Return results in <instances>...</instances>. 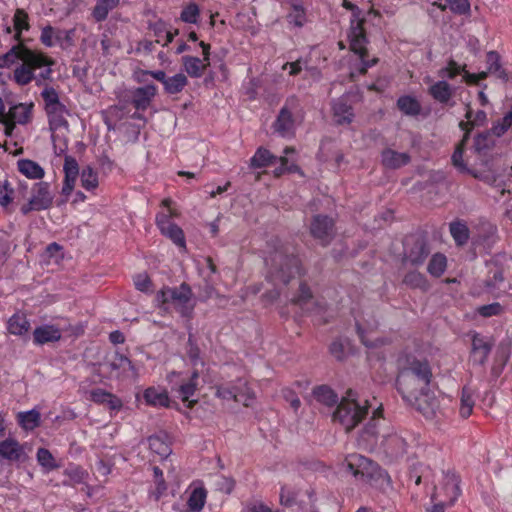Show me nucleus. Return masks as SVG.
<instances>
[{"instance_id": "7", "label": "nucleus", "mask_w": 512, "mask_h": 512, "mask_svg": "<svg viewBox=\"0 0 512 512\" xmlns=\"http://www.w3.org/2000/svg\"><path fill=\"white\" fill-rule=\"evenodd\" d=\"M163 206L166 211L159 213L156 217V224L161 233L168 237L176 246L181 249L186 248V241L182 229L171 221V217L176 216L174 209L171 207V200H163Z\"/></svg>"}, {"instance_id": "8", "label": "nucleus", "mask_w": 512, "mask_h": 512, "mask_svg": "<svg viewBox=\"0 0 512 512\" xmlns=\"http://www.w3.org/2000/svg\"><path fill=\"white\" fill-rule=\"evenodd\" d=\"M399 366L401 367L400 375H403V380L407 383H413V379L424 381V379L432 380V372L427 361L418 360L411 356L399 359Z\"/></svg>"}, {"instance_id": "20", "label": "nucleus", "mask_w": 512, "mask_h": 512, "mask_svg": "<svg viewBox=\"0 0 512 512\" xmlns=\"http://www.w3.org/2000/svg\"><path fill=\"white\" fill-rule=\"evenodd\" d=\"M334 222L326 216H316L310 226L311 234L322 245L329 243L333 236Z\"/></svg>"}, {"instance_id": "17", "label": "nucleus", "mask_w": 512, "mask_h": 512, "mask_svg": "<svg viewBox=\"0 0 512 512\" xmlns=\"http://www.w3.org/2000/svg\"><path fill=\"white\" fill-rule=\"evenodd\" d=\"M64 180L61 189V194L67 201L69 196L74 191L77 179L80 177L79 166L75 158L66 156L63 166Z\"/></svg>"}, {"instance_id": "1", "label": "nucleus", "mask_w": 512, "mask_h": 512, "mask_svg": "<svg viewBox=\"0 0 512 512\" xmlns=\"http://www.w3.org/2000/svg\"><path fill=\"white\" fill-rule=\"evenodd\" d=\"M431 381L413 379V383L407 384L403 375H398L397 389L403 399L418 410L426 419L438 421L444 416V405L449 399L442 393L432 389Z\"/></svg>"}, {"instance_id": "21", "label": "nucleus", "mask_w": 512, "mask_h": 512, "mask_svg": "<svg viewBox=\"0 0 512 512\" xmlns=\"http://www.w3.org/2000/svg\"><path fill=\"white\" fill-rule=\"evenodd\" d=\"M28 14L23 9H17L14 16L4 24V31L13 40H20L21 34L29 29Z\"/></svg>"}, {"instance_id": "38", "label": "nucleus", "mask_w": 512, "mask_h": 512, "mask_svg": "<svg viewBox=\"0 0 512 512\" xmlns=\"http://www.w3.org/2000/svg\"><path fill=\"white\" fill-rule=\"evenodd\" d=\"M81 186L87 191H95L99 185L98 173L90 166L84 167L80 173Z\"/></svg>"}, {"instance_id": "5", "label": "nucleus", "mask_w": 512, "mask_h": 512, "mask_svg": "<svg viewBox=\"0 0 512 512\" xmlns=\"http://www.w3.org/2000/svg\"><path fill=\"white\" fill-rule=\"evenodd\" d=\"M370 407L371 404L367 399L361 397L357 392L349 390L339 403L333 418L346 431H350L362 421Z\"/></svg>"}, {"instance_id": "47", "label": "nucleus", "mask_w": 512, "mask_h": 512, "mask_svg": "<svg viewBox=\"0 0 512 512\" xmlns=\"http://www.w3.org/2000/svg\"><path fill=\"white\" fill-rule=\"evenodd\" d=\"M287 20L289 24L295 27H302L307 21L304 8L298 4L293 5L287 15Z\"/></svg>"}, {"instance_id": "10", "label": "nucleus", "mask_w": 512, "mask_h": 512, "mask_svg": "<svg viewBox=\"0 0 512 512\" xmlns=\"http://www.w3.org/2000/svg\"><path fill=\"white\" fill-rule=\"evenodd\" d=\"M101 372L111 379H130L137 377V371L131 361L119 354L113 355L101 365Z\"/></svg>"}, {"instance_id": "42", "label": "nucleus", "mask_w": 512, "mask_h": 512, "mask_svg": "<svg viewBox=\"0 0 512 512\" xmlns=\"http://www.w3.org/2000/svg\"><path fill=\"white\" fill-rule=\"evenodd\" d=\"M316 401L331 406L337 401V396L333 390L327 386H319L313 390Z\"/></svg>"}, {"instance_id": "40", "label": "nucleus", "mask_w": 512, "mask_h": 512, "mask_svg": "<svg viewBox=\"0 0 512 512\" xmlns=\"http://www.w3.org/2000/svg\"><path fill=\"white\" fill-rule=\"evenodd\" d=\"M187 84V77L183 73L175 74L165 80L164 88L170 94H176L182 91Z\"/></svg>"}, {"instance_id": "23", "label": "nucleus", "mask_w": 512, "mask_h": 512, "mask_svg": "<svg viewBox=\"0 0 512 512\" xmlns=\"http://www.w3.org/2000/svg\"><path fill=\"white\" fill-rule=\"evenodd\" d=\"M0 456L11 462H21L27 458L24 447L11 438L0 443Z\"/></svg>"}, {"instance_id": "46", "label": "nucleus", "mask_w": 512, "mask_h": 512, "mask_svg": "<svg viewBox=\"0 0 512 512\" xmlns=\"http://www.w3.org/2000/svg\"><path fill=\"white\" fill-rule=\"evenodd\" d=\"M450 233L458 245L466 243L469 238L468 228L464 223L461 222L451 223Z\"/></svg>"}, {"instance_id": "33", "label": "nucleus", "mask_w": 512, "mask_h": 512, "mask_svg": "<svg viewBox=\"0 0 512 512\" xmlns=\"http://www.w3.org/2000/svg\"><path fill=\"white\" fill-rule=\"evenodd\" d=\"M198 377V370L195 369V371L192 374V378L187 383H182L179 388L176 390L178 393L179 398L182 400L183 403L187 404V407H192L193 404L196 402V400H192L191 397L195 393L196 384L195 379Z\"/></svg>"}, {"instance_id": "43", "label": "nucleus", "mask_w": 512, "mask_h": 512, "mask_svg": "<svg viewBox=\"0 0 512 512\" xmlns=\"http://www.w3.org/2000/svg\"><path fill=\"white\" fill-rule=\"evenodd\" d=\"M154 32L157 36L156 42L161 43L163 46L171 43L176 35H178V29L174 31L168 30L163 23H157L154 25Z\"/></svg>"}, {"instance_id": "15", "label": "nucleus", "mask_w": 512, "mask_h": 512, "mask_svg": "<svg viewBox=\"0 0 512 512\" xmlns=\"http://www.w3.org/2000/svg\"><path fill=\"white\" fill-rule=\"evenodd\" d=\"M216 394L222 399H234L243 403L245 406L251 405L255 399L254 392L244 380H239L237 387L233 389L219 387Z\"/></svg>"}, {"instance_id": "13", "label": "nucleus", "mask_w": 512, "mask_h": 512, "mask_svg": "<svg viewBox=\"0 0 512 512\" xmlns=\"http://www.w3.org/2000/svg\"><path fill=\"white\" fill-rule=\"evenodd\" d=\"M199 46L202 48L203 59L193 56H184L182 58L185 71L194 78H199L205 69L210 65V45L201 41Z\"/></svg>"}, {"instance_id": "56", "label": "nucleus", "mask_w": 512, "mask_h": 512, "mask_svg": "<svg viewBox=\"0 0 512 512\" xmlns=\"http://www.w3.org/2000/svg\"><path fill=\"white\" fill-rule=\"evenodd\" d=\"M199 9L195 4L186 6L181 12V20L185 23L194 24L198 21Z\"/></svg>"}, {"instance_id": "25", "label": "nucleus", "mask_w": 512, "mask_h": 512, "mask_svg": "<svg viewBox=\"0 0 512 512\" xmlns=\"http://www.w3.org/2000/svg\"><path fill=\"white\" fill-rule=\"evenodd\" d=\"M46 112L49 118V124L52 131L60 129L67 130V116L69 115V111L66 109L64 104L50 108L46 110Z\"/></svg>"}, {"instance_id": "35", "label": "nucleus", "mask_w": 512, "mask_h": 512, "mask_svg": "<svg viewBox=\"0 0 512 512\" xmlns=\"http://www.w3.org/2000/svg\"><path fill=\"white\" fill-rule=\"evenodd\" d=\"M430 95L438 102L446 103L452 96V88L446 81H438L429 87Z\"/></svg>"}, {"instance_id": "52", "label": "nucleus", "mask_w": 512, "mask_h": 512, "mask_svg": "<svg viewBox=\"0 0 512 512\" xmlns=\"http://www.w3.org/2000/svg\"><path fill=\"white\" fill-rule=\"evenodd\" d=\"M285 155L280 157L279 160L281 162V166L275 170V174L277 176L281 175L285 171H293L296 166L294 165V162L290 161V155H294L295 151L293 148H286L284 151Z\"/></svg>"}, {"instance_id": "29", "label": "nucleus", "mask_w": 512, "mask_h": 512, "mask_svg": "<svg viewBox=\"0 0 512 512\" xmlns=\"http://www.w3.org/2000/svg\"><path fill=\"white\" fill-rule=\"evenodd\" d=\"M381 444L385 452L391 456H399L406 451V442L398 434L382 435Z\"/></svg>"}, {"instance_id": "57", "label": "nucleus", "mask_w": 512, "mask_h": 512, "mask_svg": "<svg viewBox=\"0 0 512 512\" xmlns=\"http://www.w3.org/2000/svg\"><path fill=\"white\" fill-rule=\"evenodd\" d=\"M449 9L460 15H467L470 12V3L468 0H447Z\"/></svg>"}, {"instance_id": "18", "label": "nucleus", "mask_w": 512, "mask_h": 512, "mask_svg": "<svg viewBox=\"0 0 512 512\" xmlns=\"http://www.w3.org/2000/svg\"><path fill=\"white\" fill-rule=\"evenodd\" d=\"M187 509L183 512H199L206 503L207 491L201 481H193L185 491Z\"/></svg>"}, {"instance_id": "6", "label": "nucleus", "mask_w": 512, "mask_h": 512, "mask_svg": "<svg viewBox=\"0 0 512 512\" xmlns=\"http://www.w3.org/2000/svg\"><path fill=\"white\" fill-rule=\"evenodd\" d=\"M155 301L165 311L174 309L182 316L190 315L195 306L192 292L185 284L178 288H163L157 293Z\"/></svg>"}, {"instance_id": "44", "label": "nucleus", "mask_w": 512, "mask_h": 512, "mask_svg": "<svg viewBox=\"0 0 512 512\" xmlns=\"http://www.w3.org/2000/svg\"><path fill=\"white\" fill-rule=\"evenodd\" d=\"M447 267V259L443 254H435L428 264V272L434 276H441Z\"/></svg>"}, {"instance_id": "63", "label": "nucleus", "mask_w": 512, "mask_h": 512, "mask_svg": "<svg viewBox=\"0 0 512 512\" xmlns=\"http://www.w3.org/2000/svg\"><path fill=\"white\" fill-rule=\"evenodd\" d=\"M512 125V112L505 115L502 123L494 127V133L501 136Z\"/></svg>"}, {"instance_id": "12", "label": "nucleus", "mask_w": 512, "mask_h": 512, "mask_svg": "<svg viewBox=\"0 0 512 512\" xmlns=\"http://www.w3.org/2000/svg\"><path fill=\"white\" fill-rule=\"evenodd\" d=\"M32 108V103H19L12 106L8 113L2 116L5 133L10 135L15 124H26L31 118Z\"/></svg>"}, {"instance_id": "50", "label": "nucleus", "mask_w": 512, "mask_h": 512, "mask_svg": "<svg viewBox=\"0 0 512 512\" xmlns=\"http://www.w3.org/2000/svg\"><path fill=\"white\" fill-rule=\"evenodd\" d=\"M62 34L63 33L61 31L55 30L48 26L42 30L41 41L44 45L51 47L59 43L62 38Z\"/></svg>"}, {"instance_id": "37", "label": "nucleus", "mask_w": 512, "mask_h": 512, "mask_svg": "<svg viewBox=\"0 0 512 512\" xmlns=\"http://www.w3.org/2000/svg\"><path fill=\"white\" fill-rule=\"evenodd\" d=\"M30 323L25 315L15 314L8 321V331L14 335H24L29 331Z\"/></svg>"}, {"instance_id": "22", "label": "nucleus", "mask_w": 512, "mask_h": 512, "mask_svg": "<svg viewBox=\"0 0 512 512\" xmlns=\"http://www.w3.org/2000/svg\"><path fill=\"white\" fill-rule=\"evenodd\" d=\"M63 330V326L55 324L39 326L33 332L34 342L39 345H43L48 342H56L60 340Z\"/></svg>"}, {"instance_id": "31", "label": "nucleus", "mask_w": 512, "mask_h": 512, "mask_svg": "<svg viewBox=\"0 0 512 512\" xmlns=\"http://www.w3.org/2000/svg\"><path fill=\"white\" fill-rule=\"evenodd\" d=\"M409 160V155L404 152H396L392 149H386L382 153V163L388 168H399L406 165Z\"/></svg>"}, {"instance_id": "30", "label": "nucleus", "mask_w": 512, "mask_h": 512, "mask_svg": "<svg viewBox=\"0 0 512 512\" xmlns=\"http://www.w3.org/2000/svg\"><path fill=\"white\" fill-rule=\"evenodd\" d=\"M19 172L25 177L33 180H40L44 177V169L35 161L30 159H20L17 161Z\"/></svg>"}, {"instance_id": "36", "label": "nucleus", "mask_w": 512, "mask_h": 512, "mask_svg": "<svg viewBox=\"0 0 512 512\" xmlns=\"http://www.w3.org/2000/svg\"><path fill=\"white\" fill-rule=\"evenodd\" d=\"M17 420L24 430H33L40 424V413L35 409L26 412H19Z\"/></svg>"}, {"instance_id": "3", "label": "nucleus", "mask_w": 512, "mask_h": 512, "mask_svg": "<svg viewBox=\"0 0 512 512\" xmlns=\"http://www.w3.org/2000/svg\"><path fill=\"white\" fill-rule=\"evenodd\" d=\"M343 7L351 11L350 27L347 31V38L351 51L358 56V63L351 69V76L356 73L364 74L368 68L376 65L377 58L366 60V45L368 43L363 24L365 17L362 11L348 0L343 1Z\"/></svg>"}, {"instance_id": "55", "label": "nucleus", "mask_w": 512, "mask_h": 512, "mask_svg": "<svg viewBox=\"0 0 512 512\" xmlns=\"http://www.w3.org/2000/svg\"><path fill=\"white\" fill-rule=\"evenodd\" d=\"M42 97L45 102V110L61 105L58 93L53 88H45L42 92Z\"/></svg>"}, {"instance_id": "34", "label": "nucleus", "mask_w": 512, "mask_h": 512, "mask_svg": "<svg viewBox=\"0 0 512 512\" xmlns=\"http://www.w3.org/2000/svg\"><path fill=\"white\" fill-rule=\"evenodd\" d=\"M399 110L409 116H416L421 111V105L416 97L410 95L401 96L397 101Z\"/></svg>"}, {"instance_id": "28", "label": "nucleus", "mask_w": 512, "mask_h": 512, "mask_svg": "<svg viewBox=\"0 0 512 512\" xmlns=\"http://www.w3.org/2000/svg\"><path fill=\"white\" fill-rule=\"evenodd\" d=\"M156 91L157 90L154 85H147L145 87L135 89L132 92V102L135 108L138 110L146 109L155 96Z\"/></svg>"}, {"instance_id": "16", "label": "nucleus", "mask_w": 512, "mask_h": 512, "mask_svg": "<svg viewBox=\"0 0 512 512\" xmlns=\"http://www.w3.org/2000/svg\"><path fill=\"white\" fill-rule=\"evenodd\" d=\"M301 120L302 116L299 112H293L288 106H285L281 109L274 124L275 131L282 136L292 135Z\"/></svg>"}, {"instance_id": "64", "label": "nucleus", "mask_w": 512, "mask_h": 512, "mask_svg": "<svg viewBox=\"0 0 512 512\" xmlns=\"http://www.w3.org/2000/svg\"><path fill=\"white\" fill-rule=\"evenodd\" d=\"M243 512H272V510L262 502L255 501L247 505Z\"/></svg>"}, {"instance_id": "58", "label": "nucleus", "mask_w": 512, "mask_h": 512, "mask_svg": "<svg viewBox=\"0 0 512 512\" xmlns=\"http://www.w3.org/2000/svg\"><path fill=\"white\" fill-rule=\"evenodd\" d=\"M133 281L137 290L145 293L151 291L152 283L149 276L146 273L137 274L134 277Z\"/></svg>"}, {"instance_id": "49", "label": "nucleus", "mask_w": 512, "mask_h": 512, "mask_svg": "<svg viewBox=\"0 0 512 512\" xmlns=\"http://www.w3.org/2000/svg\"><path fill=\"white\" fill-rule=\"evenodd\" d=\"M474 407V400L469 389L464 388L461 394L460 415L467 418L471 415Z\"/></svg>"}, {"instance_id": "9", "label": "nucleus", "mask_w": 512, "mask_h": 512, "mask_svg": "<svg viewBox=\"0 0 512 512\" xmlns=\"http://www.w3.org/2000/svg\"><path fill=\"white\" fill-rule=\"evenodd\" d=\"M459 484V477L455 473L443 474L434 488L431 499H438L446 502V504L453 505L461 493Z\"/></svg>"}, {"instance_id": "59", "label": "nucleus", "mask_w": 512, "mask_h": 512, "mask_svg": "<svg viewBox=\"0 0 512 512\" xmlns=\"http://www.w3.org/2000/svg\"><path fill=\"white\" fill-rule=\"evenodd\" d=\"M13 200V189L9 187L7 182L0 183V205L7 208Z\"/></svg>"}, {"instance_id": "54", "label": "nucleus", "mask_w": 512, "mask_h": 512, "mask_svg": "<svg viewBox=\"0 0 512 512\" xmlns=\"http://www.w3.org/2000/svg\"><path fill=\"white\" fill-rule=\"evenodd\" d=\"M37 460L42 467L48 470L54 469L57 466L52 454L44 448H40L37 451Z\"/></svg>"}, {"instance_id": "27", "label": "nucleus", "mask_w": 512, "mask_h": 512, "mask_svg": "<svg viewBox=\"0 0 512 512\" xmlns=\"http://www.w3.org/2000/svg\"><path fill=\"white\" fill-rule=\"evenodd\" d=\"M333 117L338 124H348L352 121L354 113L347 97H341L333 103Z\"/></svg>"}, {"instance_id": "11", "label": "nucleus", "mask_w": 512, "mask_h": 512, "mask_svg": "<svg viewBox=\"0 0 512 512\" xmlns=\"http://www.w3.org/2000/svg\"><path fill=\"white\" fill-rule=\"evenodd\" d=\"M53 201V195L50 186L46 182H39L33 185L31 197L27 205L22 207L23 213L32 210H44L50 207Z\"/></svg>"}, {"instance_id": "53", "label": "nucleus", "mask_w": 512, "mask_h": 512, "mask_svg": "<svg viewBox=\"0 0 512 512\" xmlns=\"http://www.w3.org/2000/svg\"><path fill=\"white\" fill-rule=\"evenodd\" d=\"M467 140V133L464 135L463 140L456 147L453 155H452V163L458 168L460 171H465L467 169L465 162L463 161V150L464 145Z\"/></svg>"}, {"instance_id": "45", "label": "nucleus", "mask_w": 512, "mask_h": 512, "mask_svg": "<svg viewBox=\"0 0 512 512\" xmlns=\"http://www.w3.org/2000/svg\"><path fill=\"white\" fill-rule=\"evenodd\" d=\"M466 118V122L460 123V127L462 130H468V125H470L471 128L482 125L486 120V114L480 110L474 114L473 110L470 107H468L466 111Z\"/></svg>"}, {"instance_id": "39", "label": "nucleus", "mask_w": 512, "mask_h": 512, "mask_svg": "<svg viewBox=\"0 0 512 512\" xmlns=\"http://www.w3.org/2000/svg\"><path fill=\"white\" fill-rule=\"evenodd\" d=\"M119 4V0H97L93 16L97 21L106 19L109 12Z\"/></svg>"}, {"instance_id": "26", "label": "nucleus", "mask_w": 512, "mask_h": 512, "mask_svg": "<svg viewBox=\"0 0 512 512\" xmlns=\"http://www.w3.org/2000/svg\"><path fill=\"white\" fill-rule=\"evenodd\" d=\"M143 398L150 406L166 408L170 405L168 393L164 388L149 387L144 391Z\"/></svg>"}, {"instance_id": "61", "label": "nucleus", "mask_w": 512, "mask_h": 512, "mask_svg": "<svg viewBox=\"0 0 512 512\" xmlns=\"http://www.w3.org/2000/svg\"><path fill=\"white\" fill-rule=\"evenodd\" d=\"M488 71L490 73H498L500 70L499 55L496 52H489L486 56Z\"/></svg>"}, {"instance_id": "2", "label": "nucleus", "mask_w": 512, "mask_h": 512, "mask_svg": "<svg viewBox=\"0 0 512 512\" xmlns=\"http://www.w3.org/2000/svg\"><path fill=\"white\" fill-rule=\"evenodd\" d=\"M19 64L14 71V79L20 85L28 84L39 70V76L46 78L50 72V62L41 54L26 49L23 45L13 46L6 54L0 56V68Z\"/></svg>"}, {"instance_id": "4", "label": "nucleus", "mask_w": 512, "mask_h": 512, "mask_svg": "<svg viewBox=\"0 0 512 512\" xmlns=\"http://www.w3.org/2000/svg\"><path fill=\"white\" fill-rule=\"evenodd\" d=\"M346 469L359 481L383 488L390 484V477L377 463L359 455H348L344 463Z\"/></svg>"}, {"instance_id": "60", "label": "nucleus", "mask_w": 512, "mask_h": 512, "mask_svg": "<svg viewBox=\"0 0 512 512\" xmlns=\"http://www.w3.org/2000/svg\"><path fill=\"white\" fill-rule=\"evenodd\" d=\"M45 254L48 262L58 263L59 260L63 257L62 248L56 243L50 244L47 247Z\"/></svg>"}, {"instance_id": "51", "label": "nucleus", "mask_w": 512, "mask_h": 512, "mask_svg": "<svg viewBox=\"0 0 512 512\" xmlns=\"http://www.w3.org/2000/svg\"><path fill=\"white\" fill-rule=\"evenodd\" d=\"M153 473L155 488L152 493L156 499H159L166 492L167 484L163 477V471L159 467H154Z\"/></svg>"}, {"instance_id": "14", "label": "nucleus", "mask_w": 512, "mask_h": 512, "mask_svg": "<svg viewBox=\"0 0 512 512\" xmlns=\"http://www.w3.org/2000/svg\"><path fill=\"white\" fill-rule=\"evenodd\" d=\"M357 331L362 343L368 349L378 348L385 343V339L380 336L378 325L375 320H364L357 323Z\"/></svg>"}, {"instance_id": "32", "label": "nucleus", "mask_w": 512, "mask_h": 512, "mask_svg": "<svg viewBox=\"0 0 512 512\" xmlns=\"http://www.w3.org/2000/svg\"><path fill=\"white\" fill-rule=\"evenodd\" d=\"M148 443L150 451L159 459H165L171 454V447L165 436H151Z\"/></svg>"}, {"instance_id": "48", "label": "nucleus", "mask_w": 512, "mask_h": 512, "mask_svg": "<svg viewBox=\"0 0 512 512\" xmlns=\"http://www.w3.org/2000/svg\"><path fill=\"white\" fill-rule=\"evenodd\" d=\"M273 159H274V157L268 150H266L264 148H259L256 151V153L254 154V156L251 158V167L252 168L266 167L269 164H271Z\"/></svg>"}, {"instance_id": "24", "label": "nucleus", "mask_w": 512, "mask_h": 512, "mask_svg": "<svg viewBox=\"0 0 512 512\" xmlns=\"http://www.w3.org/2000/svg\"><path fill=\"white\" fill-rule=\"evenodd\" d=\"M463 78L467 83H476L481 79L486 77V73L482 72L480 74H471L466 72L463 67L458 65L457 63L451 61L446 67L442 68L439 71V77L441 78H454L456 75L462 74Z\"/></svg>"}, {"instance_id": "62", "label": "nucleus", "mask_w": 512, "mask_h": 512, "mask_svg": "<svg viewBox=\"0 0 512 512\" xmlns=\"http://www.w3.org/2000/svg\"><path fill=\"white\" fill-rule=\"evenodd\" d=\"M478 312L484 317H490L499 314L501 312V306L499 303L484 305L478 309Z\"/></svg>"}, {"instance_id": "19", "label": "nucleus", "mask_w": 512, "mask_h": 512, "mask_svg": "<svg viewBox=\"0 0 512 512\" xmlns=\"http://www.w3.org/2000/svg\"><path fill=\"white\" fill-rule=\"evenodd\" d=\"M293 302L307 314L318 316L324 310L322 301L315 298L305 285H300V293Z\"/></svg>"}, {"instance_id": "41", "label": "nucleus", "mask_w": 512, "mask_h": 512, "mask_svg": "<svg viewBox=\"0 0 512 512\" xmlns=\"http://www.w3.org/2000/svg\"><path fill=\"white\" fill-rule=\"evenodd\" d=\"M490 351V346L479 335H474L472 338V352L473 356L479 362H483Z\"/></svg>"}]
</instances>
